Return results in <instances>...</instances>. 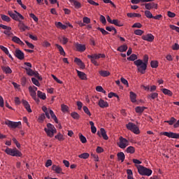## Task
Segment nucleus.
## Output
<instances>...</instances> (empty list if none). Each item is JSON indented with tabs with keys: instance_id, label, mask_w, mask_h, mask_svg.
<instances>
[{
	"instance_id": "nucleus-1",
	"label": "nucleus",
	"mask_w": 179,
	"mask_h": 179,
	"mask_svg": "<svg viewBox=\"0 0 179 179\" xmlns=\"http://www.w3.org/2000/svg\"><path fill=\"white\" fill-rule=\"evenodd\" d=\"M8 15H9V16L12 17L13 20L19 22L18 27L20 30L26 31V30H29V29H30V27L24 24L23 21H20V19L21 20H24V17H23V15H22V14L19 13L17 11L14 10V13L13 11H8Z\"/></svg>"
},
{
	"instance_id": "nucleus-2",
	"label": "nucleus",
	"mask_w": 179,
	"mask_h": 179,
	"mask_svg": "<svg viewBox=\"0 0 179 179\" xmlns=\"http://www.w3.org/2000/svg\"><path fill=\"white\" fill-rule=\"evenodd\" d=\"M148 61L149 56H148V55H145L143 57V61H142V59H137L134 62V64L137 67L138 72H140L143 75V73H145V72H146Z\"/></svg>"
},
{
	"instance_id": "nucleus-3",
	"label": "nucleus",
	"mask_w": 179,
	"mask_h": 179,
	"mask_svg": "<svg viewBox=\"0 0 179 179\" xmlns=\"http://www.w3.org/2000/svg\"><path fill=\"white\" fill-rule=\"evenodd\" d=\"M87 58L90 59L92 64H94L95 66H99V63L96 59H100V58H106V55L104 54L88 55Z\"/></svg>"
},
{
	"instance_id": "nucleus-4",
	"label": "nucleus",
	"mask_w": 179,
	"mask_h": 179,
	"mask_svg": "<svg viewBox=\"0 0 179 179\" xmlns=\"http://www.w3.org/2000/svg\"><path fill=\"white\" fill-rule=\"evenodd\" d=\"M44 131L50 138H52L54 134H57V129H55V127L51 123L47 124V127L44 129Z\"/></svg>"
},
{
	"instance_id": "nucleus-5",
	"label": "nucleus",
	"mask_w": 179,
	"mask_h": 179,
	"mask_svg": "<svg viewBox=\"0 0 179 179\" xmlns=\"http://www.w3.org/2000/svg\"><path fill=\"white\" fill-rule=\"evenodd\" d=\"M137 169L141 176H147L148 177H150V176H152V173H153L151 169H149L142 165H138Z\"/></svg>"
},
{
	"instance_id": "nucleus-6",
	"label": "nucleus",
	"mask_w": 179,
	"mask_h": 179,
	"mask_svg": "<svg viewBox=\"0 0 179 179\" xmlns=\"http://www.w3.org/2000/svg\"><path fill=\"white\" fill-rule=\"evenodd\" d=\"M5 152L10 156H14L15 157H21L22 156V152H20V151L17 150V149L7 148L5 150Z\"/></svg>"
},
{
	"instance_id": "nucleus-7",
	"label": "nucleus",
	"mask_w": 179,
	"mask_h": 179,
	"mask_svg": "<svg viewBox=\"0 0 179 179\" xmlns=\"http://www.w3.org/2000/svg\"><path fill=\"white\" fill-rule=\"evenodd\" d=\"M126 127L129 129V131H131V132L136 134V135L139 134V127H138L136 124L132 122H129L127 124H126Z\"/></svg>"
},
{
	"instance_id": "nucleus-8",
	"label": "nucleus",
	"mask_w": 179,
	"mask_h": 179,
	"mask_svg": "<svg viewBox=\"0 0 179 179\" xmlns=\"http://www.w3.org/2000/svg\"><path fill=\"white\" fill-rule=\"evenodd\" d=\"M160 135H164V136H167L168 138H171L172 139H179V134L174 133L173 131H163L160 133Z\"/></svg>"
},
{
	"instance_id": "nucleus-9",
	"label": "nucleus",
	"mask_w": 179,
	"mask_h": 179,
	"mask_svg": "<svg viewBox=\"0 0 179 179\" xmlns=\"http://www.w3.org/2000/svg\"><path fill=\"white\" fill-rule=\"evenodd\" d=\"M5 124L8 127V128H12L13 129L17 128L20 125H22V122H12L8 120L5 121Z\"/></svg>"
},
{
	"instance_id": "nucleus-10",
	"label": "nucleus",
	"mask_w": 179,
	"mask_h": 179,
	"mask_svg": "<svg viewBox=\"0 0 179 179\" xmlns=\"http://www.w3.org/2000/svg\"><path fill=\"white\" fill-rule=\"evenodd\" d=\"M119 141L118 146L120 149H125V148L129 145V141L126 138H124L122 136L120 137Z\"/></svg>"
},
{
	"instance_id": "nucleus-11",
	"label": "nucleus",
	"mask_w": 179,
	"mask_h": 179,
	"mask_svg": "<svg viewBox=\"0 0 179 179\" xmlns=\"http://www.w3.org/2000/svg\"><path fill=\"white\" fill-rule=\"evenodd\" d=\"M142 5H145V8L148 10H150V9H157L158 8L157 3L154 2L147 3Z\"/></svg>"
},
{
	"instance_id": "nucleus-12",
	"label": "nucleus",
	"mask_w": 179,
	"mask_h": 179,
	"mask_svg": "<svg viewBox=\"0 0 179 179\" xmlns=\"http://www.w3.org/2000/svg\"><path fill=\"white\" fill-rule=\"evenodd\" d=\"M75 46L76 51H78L79 52H85V51H86V45L76 43Z\"/></svg>"
},
{
	"instance_id": "nucleus-13",
	"label": "nucleus",
	"mask_w": 179,
	"mask_h": 179,
	"mask_svg": "<svg viewBox=\"0 0 179 179\" xmlns=\"http://www.w3.org/2000/svg\"><path fill=\"white\" fill-rule=\"evenodd\" d=\"M15 55L18 59H24V53L22 50L17 49L15 52Z\"/></svg>"
},
{
	"instance_id": "nucleus-14",
	"label": "nucleus",
	"mask_w": 179,
	"mask_h": 179,
	"mask_svg": "<svg viewBox=\"0 0 179 179\" xmlns=\"http://www.w3.org/2000/svg\"><path fill=\"white\" fill-rule=\"evenodd\" d=\"M142 38L145 41H148L150 43H152V41H153V40H155V36L152 35V34H148L147 35H143L142 36Z\"/></svg>"
},
{
	"instance_id": "nucleus-15",
	"label": "nucleus",
	"mask_w": 179,
	"mask_h": 179,
	"mask_svg": "<svg viewBox=\"0 0 179 179\" xmlns=\"http://www.w3.org/2000/svg\"><path fill=\"white\" fill-rule=\"evenodd\" d=\"M69 2H71V3H72L76 9H80V8H82V4L80 3V2L76 1V0H69Z\"/></svg>"
},
{
	"instance_id": "nucleus-16",
	"label": "nucleus",
	"mask_w": 179,
	"mask_h": 179,
	"mask_svg": "<svg viewBox=\"0 0 179 179\" xmlns=\"http://www.w3.org/2000/svg\"><path fill=\"white\" fill-rule=\"evenodd\" d=\"M52 170L53 171H55V173H57V174H61V173L62 172V168L60 167L59 166H57V165H52Z\"/></svg>"
},
{
	"instance_id": "nucleus-17",
	"label": "nucleus",
	"mask_w": 179,
	"mask_h": 179,
	"mask_svg": "<svg viewBox=\"0 0 179 179\" xmlns=\"http://www.w3.org/2000/svg\"><path fill=\"white\" fill-rule=\"evenodd\" d=\"M78 76L81 79V80H87V77L86 76V73L82 71H79V70H77Z\"/></svg>"
},
{
	"instance_id": "nucleus-18",
	"label": "nucleus",
	"mask_w": 179,
	"mask_h": 179,
	"mask_svg": "<svg viewBox=\"0 0 179 179\" xmlns=\"http://www.w3.org/2000/svg\"><path fill=\"white\" fill-rule=\"evenodd\" d=\"M30 96L34 99L36 103H40V99L37 98V93L34 91H29Z\"/></svg>"
},
{
	"instance_id": "nucleus-19",
	"label": "nucleus",
	"mask_w": 179,
	"mask_h": 179,
	"mask_svg": "<svg viewBox=\"0 0 179 179\" xmlns=\"http://www.w3.org/2000/svg\"><path fill=\"white\" fill-rule=\"evenodd\" d=\"M12 41L16 43V44H19L20 45H24V43L20 40L17 36H13Z\"/></svg>"
},
{
	"instance_id": "nucleus-20",
	"label": "nucleus",
	"mask_w": 179,
	"mask_h": 179,
	"mask_svg": "<svg viewBox=\"0 0 179 179\" xmlns=\"http://www.w3.org/2000/svg\"><path fill=\"white\" fill-rule=\"evenodd\" d=\"M22 104L24 106V107H25L27 111H28V113H31V108H30V104H29V102H27V101L26 100H22Z\"/></svg>"
},
{
	"instance_id": "nucleus-21",
	"label": "nucleus",
	"mask_w": 179,
	"mask_h": 179,
	"mask_svg": "<svg viewBox=\"0 0 179 179\" xmlns=\"http://www.w3.org/2000/svg\"><path fill=\"white\" fill-rule=\"evenodd\" d=\"M55 47H57V50H59L60 55H63V57H65L66 53H65V50H64V48H62L61 45H58V44H56Z\"/></svg>"
},
{
	"instance_id": "nucleus-22",
	"label": "nucleus",
	"mask_w": 179,
	"mask_h": 179,
	"mask_svg": "<svg viewBox=\"0 0 179 179\" xmlns=\"http://www.w3.org/2000/svg\"><path fill=\"white\" fill-rule=\"evenodd\" d=\"M135 110H136V113H137L138 114H142V113H143V111H145V110H146V107L137 106V107H136Z\"/></svg>"
},
{
	"instance_id": "nucleus-23",
	"label": "nucleus",
	"mask_w": 179,
	"mask_h": 179,
	"mask_svg": "<svg viewBox=\"0 0 179 179\" xmlns=\"http://www.w3.org/2000/svg\"><path fill=\"white\" fill-rule=\"evenodd\" d=\"M99 106L101 108H104V107H108V103L104 101V100L100 99L99 101Z\"/></svg>"
},
{
	"instance_id": "nucleus-24",
	"label": "nucleus",
	"mask_w": 179,
	"mask_h": 179,
	"mask_svg": "<svg viewBox=\"0 0 179 179\" xmlns=\"http://www.w3.org/2000/svg\"><path fill=\"white\" fill-rule=\"evenodd\" d=\"M100 132L103 138L105 139V141H107L108 139V136H107V133L106 132V130L103 128H101Z\"/></svg>"
},
{
	"instance_id": "nucleus-25",
	"label": "nucleus",
	"mask_w": 179,
	"mask_h": 179,
	"mask_svg": "<svg viewBox=\"0 0 179 179\" xmlns=\"http://www.w3.org/2000/svg\"><path fill=\"white\" fill-rule=\"evenodd\" d=\"M55 26L57 27V29H62L63 30H65L66 29V25L62 24L61 22H55Z\"/></svg>"
},
{
	"instance_id": "nucleus-26",
	"label": "nucleus",
	"mask_w": 179,
	"mask_h": 179,
	"mask_svg": "<svg viewBox=\"0 0 179 179\" xmlns=\"http://www.w3.org/2000/svg\"><path fill=\"white\" fill-rule=\"evenodd\" d=\"M110 24H115V26H117L118 27H122V26H124V24L121 22H120V20H112V22Z\"/></svg>"
},
{
	"instance_id": "nucleus-27",
	"label": "nucleus",
	"mask_w": 179,
	"mask_h": 179,
	"mask_svg": "<svg viewBox=\"0 0 179 179\" xmlns=\"http://www.w3.org/2000/svg\"><path fill=\"white\" fill-rule=\"evenodd\" d=\"M117 156V159L121 160L122 163V162H124V160H125V155L124 154V152H118Z\"/></svg>"
},
{
	"instance_id": "nucleus-28",
	"label": "nucleus",
	"mask_w": 179,
	"mask_h": 179,
	"mask_svg": "<svg viewBox=\"0 0 179 179\" xmlns=\"http://www.w3.org/2000/svg\"><path fill=\"white\" fill-rule=\"evenodd\" d=\"M49 113L51 116V118L54 120L55 122H56V124H58V118H57V115H55V114L54 113V111H52V110H50Z\"/></svg>"
},
{
	"instance_id": "nucleus-29",
	"label": "nucleus",
	"mask_w": 179,
	"mask_h": 179,
	"mask_svg": "<svg viewBox=\"0 0 179 179\" xmlns=\"http://www.w3.org/2000/svg\"><path fill=\"white\" fill-rule=\"evenodd\" d=\"M130 99L131 103H136V94L134 92H130Z\"/></svg>"
},
{
	"instance_id": "nucleus-30",
	"label": "nucleus",
	"mask_w": 179,
	"mask_h": 179,
	"mask_svg": "<svg viewBox=\"0 0 179 179\" xmlns=\"http://www.w3.org/2000/svg\"><path fill=\"white\" fill-rule=\"evenodd\" d=\"M127 50H128V46H127V45H122L117 48V51H120V52H125Z\"/></svg>"
},
{
	"instance_id": "nucleus-31",
	"label": "nucleus",
	"mask_w": 179,
	"mask_h": 179,
	"mask_svg": "<svg viewBox=\"0 0 179 179\" xmlns=\"http://www.w3.org/2000/svg\"><path fill=\"white\" fill-rule=\"evenodd\" d=\"M37 96L38 97H39V99H41L42 100H45L47 99L45 93H43L41 91L37 92Z\"/></svg>"
},
{
	"instance_id": "nucleus-32",
	"label": "nucleus",
	"mask_w": 179,
	"mask_h": 179,
	"mask_svg": "<svg viewBox=\"0 0 179 179\" xmlns=\"http://www.w3.org/2000/svg\"><path fill=\"white\" fill-rule=\"evenodd\" d=\"M99 75L101 76H103V78H106L107 76H110V71H100Z\"/></svg>"
},
{
	"instance_id": "nucleus-33",
	"label": "nucleus",
	"mask_w": 179,
	"mask_h": 179,
	"mask_svg": "<svg viewBox=\"0 0 179 179\" xmlns=\"http://www.w3.org/2000/svg\"><path fill=\"white\" fill-rule=\"evenodd\" d=\"M162 92L164 93V94H166L167 96H173V92L170 91V90L164 88L162 90Z\"/></svg>"
},
{
	"instance_id": "nucleus-34",
	"label": "nucleus",
	"mask_w": 179,
	"mask_h": 179,
	"mask_svg": "<svg viewBox=\"0 0 179 179\" xmlns=\"http://www.w3.org/2000/svg\"><path fill=\"white\" fill-rule=\"evenodd\" d=\"M90 125H91V131L92 134H96V132H97V129L94 127V122L90 121Z\"/></svg>"
},
{
	"instance_id": "nucleus-35",
	"label": "nucleus",
	"mask_w": 179,
	"mask_h": 179,
	"mask_svg": "<svg viewBox=\"0 0 179 179\" xmlns=\"http://www.w3.org/2000/svg\"><path fill=\"white\" fill-rule=\"evenodd\" d=\"M126 152L127 153H130L131 155H133V153H135V148H134L133 146H129L126 149Z\"/></svg>"
},
{
	"instance_id": "nucleus-36",
	"label": "nucleus",
	"mask_w": 179,
	"mask_h": 179,
	"mask_svg": "<svg viewBox=\"0 0 179 179\" xmlns=\"http://www.w3.org/2000/svg\"><path fill=\"white\" fill-rule=\"evenodd\" d=\"M127 16H128V17H141V16H142V15L139 13H127Z\"/></svg>"
},
{
	"instance_id": "nucleus-37",
	"label": "nucleus",
	"mask_w": 179,
	"mask_h": 179,
	"mask_svg": "<svg viewBox=\"0 0 179 179\" xmlns=\"http://www.w3.org/2000/svg\"><path fill=\"white\" fill-rule=\"evenodd\" d=\"M1 69L5 73H10L12 72V69L9 66H1Z\"/></svg>"
},
{
	"instance_id": "nucleus-38",
	"label": "nucleus",
	"mask_w": 179,
	"mask_h": 179,
	"mask_svg": "<svg viewBox=\"0 0 179 179\" xmlns=\"http://www.w3.org/2000/svg\"><path fill=\"white\" fill-rule=\"evenodd\" d=\"M89 156H90V155H89V153L84 152V153H83L81 155H79L78 157L80 159H89Z\"/></svg>"
},
{
	"instance_id": "nucleus-39",
	"label": "nucleus",
	"mask_w": 179,
	"mask_h": 179,
	"mask_svg": "<svg viewBox=\"0 0 179 179\" xmlns=\"http://www.w3.org/2000/svg\"><path fill=\"white\" fill-rule=\"evenodd\" d=\"M1 20H3V22H10V17L9 16L1 14Z\"/></svg>"
},
{
	"instance_id": "nucleus-40",
	"label": "nucleus",
	"mask_w": 179,
	"mask_h": 179,
	"mask_svg": "<svg viewBox=\"0 0 179 179\" xmlns=\"http://www.w3.org/2000/svg\"><path fill=\"white\" fill-rule=\"evenodd\" d=\"M159 94L157 92L152 93L148 96V99H152V100H155V99H157L158 97Z\"/></svg>"
},
{
	"instance_id": "nucleus-41",
	"label": "nucleus",
	"mask_w": 179,
	"mask_h": 179,
	"mask_svg": "<svg viewBox=\"0 0 179 179\" xmlns=\"http://www.w3.org/2000/svg\"><path fill=\"white\" fill-rule=\"evenodd\" d=\"M42 110L45 113V116L47 117V118L48 120H50V113L48 112V109L47 108V107L43 106L42 107Z\"/></svg>"
},
{
	"instance_id": "nucleus-42",
	"label": "nucleus",
	"mask_w": 179,
	"mask_h": 179,
	"mask_svg": "<svg viewBox=\"0 0 179 179\" xmlns=\"http://www.w3.org/2000/svg\"><path fill=\"white\" fill-rule=\"evenodd\" d=\"M145 15L146 16V17H148V19H153V15L150 10H145Z\"/></svg>"
},
{
	"instance_id": "nucleus-43",
	"label": "nucleus",
	"mask_w": 179,
	"mask_h": 179,
	"mask_svg": "<svg viewBox=\"0 0 179 179\" xmlns=\"http://www.w3.org/2000/svg\"><path fill=\"white\" fill-rule=\"evenodd\" d=\"M136 59H138V56L135 54H132L130 57H127L128 61H135Z\"/></svg>"
},
{
	"instance_id": "nucleus-44",
	"label": "nucleus",
	"mask_w": 179,
	"mask_h": 179,
	"mask_svg": "<svg viewBox=\"0 0 179 179\" xmlns=\"http://www.w3.org/2000/svg\"><path fill=\"white\" fill-rule=\"evenodd\" d=\"M25 71H27V75H29V76H34V71H33L31 70V69L25 68Z\"/></svg>"
},
{
	"instance_id": "nucleus-45",
	"label": "nucleus",
	"mask_w": 179,
	"mask_h": 179,
	"mask_svg": "<svg viewBox=\"0 0 179 179\" xmlns=\"http://www.w3.org/2000/svg\"><path fill=\"white\" fill-rule=\"evenodd\" d=\"M176 121H177V120H176V118L172 117H171L170 120H166L165 122H166L167 124H169L170 125H173L174 122H176Z\"/></svg>"
},
{
	"instance_id": "nucleus-46",
	"label": "nucleus",
	"mask_w": 179,
	"mask_h": 179,
	"mask_svg": "<svg viewBox=\"0 0 179 179\" xmlns=\"http://www.w3.org/2000/svg\"><path fill=\"white\" fill-rule=\"evenodd\" d=\"M151 68H157L159 66V62L157 61H151Z\"/></svg>"
},
{
	"instance_id": "nucleus-47",
	"label": "nucleus",
	"mask_w": 179,
	"mask_h": 179,
	"mask_svg": "<svg viewBox=\"0 0 179 179\" xmlns=\"http://www.w3.org/2000/svg\"><path fill=\"white\" fill-rule=\"evenodd\" d=\"M71 117L72 118H73L74 120H79V114L76 112H73L71 113Z\"/></svg>"
},
{
	"instance_id": "nucleus-48",
	"label": "nucleus",
	"mask_w": 179,
	"mask_h": 179,
	"mask_svg": "<svg viewBox=\"0 0 179 179\" xmlns=\"http://www.w3.org/2000/svg\"><path fill=\"white\" fill-rule=\"evenodd\" d=\"M31 81H32V83L35 85V86H38V87H40V83L38 81L37 79H36V78H32Z\"/></svg>"
},
{
	"instance_id": "nucleus-49",
	"label": "nucleus",
	"mask_w": 179,
	"mask_h": 179,
	"mask_svg": "<svg viewBox=\"0 0 179 179\" xmlns=\"http://www.w3.org/2000/svg\"><path fill=\"white\" fill-rule=\"evenodd\" d=\"M55 139H58L59 141H64V136L59 133L57 135L55 136Z\"/></svg>"
},
{
	"instance_id": "nucleus-50",
	"label": "nucleus",
	"mask_w": 179,
	"mask_h": 179,
	"mask_svg": "<svg viewBox=\"0 0 179 179\" xmlns=\"http://www.w3.org/2000/svg\"><path fill=\"white\" fill-rule=\"evenodd\" d=\"M143 34V31L142 29H136L134 31V34L136 36H142Z\"/></svg>"
},
{
	"instance_id": "nucleus-51",
	"label": "nucleus",
	"mask_w": 179,
	"mask_h": 179,
	"mask_svg": "<svg viewBox=\"0 0 179 179\" xmlns=\"http://www.w3.org/2000/svg\"><path fill=\"white\" fill-rule=\"evenodd\" d=\"M83 111L85 113V114H87V115H89L90 117V115H92V113H90V110H89V108H87V106H83Z\"/></svg>"
},
{
	"instance_id": "nucleus-52",
	"label": "nucleus",
	"mask_w": 179,
	"mask_h": 179,
	"mask_svg": "<svg viewBox=\"0 0 179 179\" xmlns=\"http://www.w3.org/2000/svg\"><path fill=\"white\" fill-rule=\"evenodd\" d=\"M0 50L1 51H3V52H5L6 55L9 54V50L7 48H5L3 45H0Z\"/></svg>"
},
{
	"instance_id": "nucleus-53",
	"label": "nucleus",
	"mask_w": 179,
	"mask_h": 179,
	"mask_svg": "<svg viewBox=\"0 0 179 179\" xmlns=\"http://www.w3.org/2000/svg\"><path fill=\"white\" fill-rule=\"evenodd\" d=\"M133 28L141 29L142 27V24L139 22H136L132 25Z\"/></svg>"
},
{
	"instance_id": "nucleus-54",
	"label": "nucleus",
	"mask_w": 179,
	"mask_h": 179,
	"mask_svg": "<svg viewBox=\"0 0 179 179\" xmlns=\"http://www.w3.org/2000/svg\"><path fill=\"white\" fill-rule=\"evenodd\" d=\"M80 142H82V143H86V142H87L86 137H85L82 134H80Z\"/></svg>"
},
{
	"instance_id": "nucleus-55",
	"label": "nucleus",
	"mask_w": 179,
	"mask_h": 179,
	"mask_svg": "<svg viewBox=\"0 0 179 179\" xmlns=\"http://www.w3.org/2000/svg\"><path fill=\"white\" fill-rule=\"evenodd\" d=\"M100 22H101L102 24H106V23H107V20H106V17H104V15L100 16Z\"/></svg>"
},
{
	"instance_id": "nucleus-56",
	"label": "nucleus",
	"mask_w": 179,
	"mask_h": 179,
	"mask_svg": "<svg viewBox=\"0 0 179 179\" xmlns=\"http://www.w3.org/2000/svg\"><path fill=\"white\" fill-rule=\"evenodd\" d=\"M98 30H99V31H101V33H102V34H103V36L108 34V31H106L103 28L98 27Z\"/></svg>"
},
{
	"instance_id": "nucleus-57",
	"label": "nucleus",
	"mask_w": 179,
	"mask_h": 179,
	"mask_svg": "<svg viewBox=\"0 0 179 179\" xmlns=\"http://www.w3.org/2000/svg\"><path fill=\"white\" fill-rule=\"evenodd\" d=\"M0 27H1V29H3V30H12V27L3 25L2 24H0Z\"/></svg>"
},
{
	"instance_id": "nucleus-58",
	"label": "nucleus",
	"mask_w": 179,
	"mask_h": 179,
	"mask_svg": "<svg viewBox=\"0 0 179 179\" xmlns=\"http://www.w3.org/2000/svg\"><path fill=\"white\" fill-rule=\"evenodd\" d=\"M3 33H4L6 36H8L9 37H10V36H13V33H12V32L10 31V30H9V29L5 30V31H3Z\"/></svg>"
},
{
	"instance_id": "nucleus-59",
	"label": "nucleus",
	"mask_w": 179,
	"mask_h": 179,
	"mask_svg": "<svg viewBox=\"0 0 179 179\" xmlns=\"http://www.w3.org/2000/svg\"><path fill=\"white\" fill-rule=\"evenodd\" d=\"M83 23H86V24H89L90 23V18L87 17H84L83 19Z\"/></svg>"
},
{
	"instance_id": "nucleus-60",
	"label": "nucleus",
	"mask_w": 179,
	"mask_h": 179,
	"mask_svg": "<svg viewBox=\"0 0 179 179\" xmlns=\"http://www.w3.org/2000/svg\"><path fill=\"white\" fill-rule=\"evenodd\" d=\"M29 16L34 20V22H38V18L34 13L29 14Z\"/></svg>"
},
{
	"instance_id": "nucleus-61",
	"label": "nucleus",
	"mask_w": 179,
	"mask_h": 179,
	"mask_svg": "<svg viewBox=\"0 0 179 179\" xmlns=\"http://www.w3.org/2000/svg\"><path fill=\"white\" fill-rule=\"evenodd\" d=\"M29 92H37V87L36 86H30L29 87Z\"/></svg>"
},
{
	"instance_id": "nucleus-62",
	"label": "nucleus",
	"mask_w": 179,
	"mask_h": 179,
	"mask_svg": "<svg viewBox=\"0 0 179 179\" xmlns=\"http://www.w3.org/2000/svg\"><path fill=\"white\" fill-rule=\"evenodd\" d=\"M25 43L29 47V48H31V50H33L34 48V45H33V43H31L27 41H25Z\"/></svg>"
},
{
	"instance_id": "nucleus-63",
	"label": "nucleus",
	"mask_w": 179,
	"mask_h": 179,
	"mask_svg": "<svg viewBox=\"0 0 179 179\" xmlns=\"http://www.w3.org/2000/svg\"><path fill=\"white\" fill-rule=\"evenodd\" d=\"M62 111L63 113H66V111H68V106L66 105H62Z\"/></svg>"
},
{
	"instance_id": "nucleus-64",
	"label": "nucleus",
	"mask_w": 179,
	"mask_h": 179,
	"mask_svg": "<svg viewBox=\"0 0 179 179\" xmlns=\"http://www.w3.org/2000/svg\"><path fill=\"white\" fill-rule=\"evenodd\" d=\"M172 49L174 51H177L178 50H179V45L178 43H175L173 45H172Z\"/></svg>"
}]
</instances>
